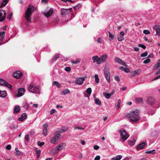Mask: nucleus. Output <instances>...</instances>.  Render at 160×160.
Here are the masks:
<instances>
[{
	"mask_svg": "<svg viewBox=\"0 0 160 160\" xmlns=\"http://www.w3.org/2000/svg\"><path fill=\"white\" fill-rule=\"evenodd\" d=\"M95 102L96 104L98 105H101V101L98 98H95Z\"/></svg>",
	"mask_w": 160,
	"mask_h": 160,
	"instance_id": "nucleus-29",
	"label": "nucleus"
},
{
	"mask_svg": "<svg viewBox=\"0 0 160 160\" xmlns=\"http://www.w3.org/2000/svg\"><path fill=\"white\" fill-rule=\"evenodd\" d=\"M85 128H82L81 127H74V129H80V130H83V129H84Z\"/></svg>",
	"mask_w": 160,
	"mask_h": 160,
	"instance_id": "nucleus-55",
	"label": "nucleus"
},
{
	"mask_svg": "<svg viewBox=\"0 0 160 160\" xmlns=\"http://www.w3.org/2000/svg\"><path fill=\"white\" fill-rule=\"evenodd\" d=\"M52 85H56L58 88H60L61 87V85L59 84V82L56 81H54L53 82Z\"/></svg>",
	"mask_w": 160,
	"mask_h": 160,
	"instance_id": "nucleus-30",
	"label": "nucleus"
},
{
	"mask_svg": "<svg viewBox=\"0 0 160 160\" xmlns=\"http://www.w3.org/2000/svg\"><path fill=\"white\" fill-rule=\"evenodd\" d=\"M138 46L139 47H141L142 48H143V49H145L146 48V47L143 44H139L138 45Z\"/></svg>",
	"mask_w": 160,
	"mask_h": 160,
	"instance_id": "nucleus-50",
	"label": "nucleus"
},
{
	"mask_svg": "<svg viewBox=\"0 0 160 160\" xmlns=\"http://www.w3.org/2000/svg\"><path fill=\"white\" fill-rule=\"evenodd\" d=\"M25 91V89L24 88H20L18 90V93L16 96L17 97H19L22 96L24 93Z\"/></svg>",
	"mask_w": 160,
	"mask_h": 160,
	"instance_id": "nucleus-10",
	"label": "nucleus"
},
{
	"mask_svg": "<svg viewBox=\"0 0 160 160\" xmlns=\"http://www.w3.org/2000/svg\"><path fill=\"white\" fill-rule=\"evenodd\" d=\"M121 137V141H124L129 137V136L126 131H119Z\"/></svg>",
	"mask_w": 160,
	"mask_h": 160,
	"instance_id": "nucleus-3",
	"label": "nucleus"
},
{
	"mask_svg": "<svg viewBox=\"0 0 160 160\" xmlns=\"http://www.w3.org/2000/svg\"><path fill=\"white\" fill-rule=\"evenodd\" d=\"M160 67V59H159L158 62L154 66V70L157 69L159 67Z\"/></svg>",
	"mask_w": 160,
	"mask_h": 160,
	"instance_id": "nucleus-25",
	"label": "nucleus"
},
{
	"mask_svg": "<svg viewBox=\"0 0 160 160\" xmlns=\"http://www.w3.org/2000/svg\"><path fill=\"white\" fill-rule=\"evenodd\" d=\"M48 125L47 123H45L43 125V127L44 128L43 130H47V128L48 127Z\"/></svg>",
	"mask_w": 160,
	"mask_h": 160,
	"instance_id": "nucleus-57",
	"label": "nucleus"
},
{
	"mask_svg": "<svg viewBox=\"0 0 160 160\" xmlns=\"http://www.w3.org/2000/svg\"><path fill=\"white\" fill-rule=\"evenodd\" d=\"M95 82L97 83H98L99 82V79L98 78V74H95Z\"/></svg>",
	"mask_w": 160,
	"mask_h": 160,
	"instance_id": "nucleus-34",
	"label": "nucleus"
},
{
	"mask_svg": "<svg viewBox=\"0 0 160 160\" xmlns=\"http://www.w3.org/2000/svg\"><path fill=\"white\" fill-rule=\"evenodd\" d=\"M61 137V135L59 133L55 135L51 139L50 142L54 144L57 143L58 140V139Z\"/></svg>",
	"mask_w": 160,
	"mask_h": 160,
	"instance_id": "nucleus-6",
	"label": "nucleus"
},
{
	"mask_svg": "<svg viewBox=\"0 0 160 160\" xmlns=\"http://www.w3.org/2000/svg\"><path fill=\"white\" fill-rule=\"evenodd\" d=\"M150 59L149 58H148L146 60L144 61L143 62L145 64H147L150 62Z\"/></svg>",
	"mask_w": 160,
	"mask_h": 160,
	"instance_id": "nucleus-47",
	"label": "nucleus"
},
{
	"mask_svg": "<svg viewBox=\"0 0 160 160\" xmlns=\"http://www.w3.org/2000/svg\"><path fill=\"white\" fill-rule=\"evenodd\" d=\"M86 92L88 94H90L92 92V89L90 88H88L86 91Z\"/></svg>",
	"mask_w": 160,
	"mask_h": 160,
	"instance_id": "nucleus-46",
	"label": "nucleus"
},
{
	"mask_svg": "<svg viewBox=\"0 0 160 160\" xmlns=\"http://www.w3.org/2000/svg\"><path fill=\"white\" fill-rule=\"evenodd\" d=\"M60 12L61 15L63 16H65L70 13V12H69L68 11V9L64 8L61 9L60 10Z\"/></svg>",
	"mask_w": 160,
	"mask_h": 160,
	"instance_id": "nucleus-11",
	"label": "nucleus"
},
{
	"mask_svg": "<svg viewBox=\"0 0 160 160\" xmlns=\"http://www.w3.org/2000/svg\"><path fill=\"white\" fill-rule=\"evenodd\" d=\"M143 33L146 34H148L150 33V32L148 30H144Z\"/></svg>",
	"mask_w": 160,
	"mask_h": 160,
	"instance_id": "nucleus-54",
	"label": "nucleus"
},
{
	"mask_svg": "<svg viewBox=\"0 0 160 160\" xmlns=\"http://www.w3.org/2000/svg\"><path fill=\"white\" fill-rule=\"evenodd\" d=\"M36 149V154H37V156L38 158L39 157V156L41 154V151L40 150H37Z\"/></svg>",
	"mask_w": 160,
	"mask_h": 160,
	"instance_id": "nucleus-36",
	"label": "nucleus"
},
{
	"mask_svg": "<svg viewBox=\"0 0 160 160\" xmlns=\"http://www.w3.org/2000/svg\"><path fill=\"white\" fill-rule=\"evenodd\" d=\"M6 148L8 150H10L11 148V146L10 145H8L6 146Z\"/></svg>",
	"mask_w": 160,
	"mask_h": 160,
	"instance_id": "nucleus-60",
	"label": "nucleus"
},
{
	"mask_svg": "<svg viewBox=\"0 0 160 160\" xmlns=\"http://www.w3.org/2000/svg\"><path fill=\"white\" fill-rule=\"evenodd\" d=\"M66 146V144L65 143H62L60 144L57 147V150L59 151L62 150Z\"/></svg>",
	"mask_w": 160,
	"mask_h": 160,
	"instance_id": "nucleus-17",
	"label": "nucleus"
},
{
	"mask_svg": "<svg viewBox=\"0 0 160 160\" xmlns=\"http://www.w3.org/2000/svg\"><path fill=\"white\" fill-rule=\"evenodd\" d=\"M86 77H83L77 78L75 80V83L79 85H81L82 84Z\"/></svg>",
	"mask_w": 160,
	"mask_h": 160,
	"instance_id": "nucleus-8",
	"label": "nucleus"
},
{
	"mask_svg": "<svg viewBox=\"0 0 160 160\" xmlns=\"http://www.w3.org/2000/svg\"><path fill=\"white\" fill-rule=\"evenodd\" d=\"M124 36H121V35H119L118 37V39L119 41H121L124 40Z\"/></svg>",
	"mask_w": 160,
	"mask_h": 160,
	"instance_id": "nucleus-32",
	"label": "nucleus"
},
{
	"mask_svg": "<svg viewBox=\"0 0 160 160\" xmlns=\"http://www.w3.org/2000/svg\"><path fill=\"white\" fill-rule=\"evenodd\" d=\"M6 13L5 10H0V22L3 21L6 17Z\"/></svg>",
	"mask_w": 160,
	"mask_h": 160,
	"instance_id": "nucleus-7",
	"label": "nucleus"
},
{
	"mask_svg": "<svg viewBox=\"0 0 160 160\" xmlns=\"http://www.w3.org/2000/svg\"><path fill=\"white\" fill-rule=\"evenodd\" d=\"M146 143L144 142H142L138 144L137 147V149L139 150L144 148Z\"/></svg>",
	"mask_w": 160,
	"mask_h": 160,
	"instance_id": "nucleus-14",
	"label": "nucleus"
},
{
	"mask_svg": "<svg viewBox=\"0 0 160 160\" xmlns=\"http://www.w3.org/2000/svg\"><path fill=\"white\" fill-rule=\"evenodd\" d=\"M136 101L138 103H140L142 102V98H138L136 99Z\"/></svg>",
	"mask_w": 160,
	"mask_h": 160,
	"instance_id": "nucleus-52",
	"label": "nucleus"
},
{
	"mask_svg": "<svg viewBox=\"0 0 160 160\" xmlns=\"http://www.w3.org/2000/svg\"><path fill=\"white\" fill-rule=\"evenodd\" d=\"M141 72V70L140 69L136 70L131 73V74L132 76H134L140 73Z\"/></svg>",
	"mask_w": 160,
	"mask_h": 160,
	"instance_id": "nucleus-19",
	"label": "nucleus"
},
{
	"mask_svg": "<svg viewBox=\"0 0 160 160\" xmlns=\"http://www.w3.org/2000/svg\"><path fill=\"white\" fill-rule=\"evenodd\" d=\"M115 79L116 80L119 82L120 81L119 78L118 76H117L115 77Z\"/></svg>",
	"mask_w": 160,
	"mask_h": 160,
	"instance_id": "nucleus-63",
	"label": "nucleus"
},
{
	"mask_svg": "<svg viewBox=\"0 0 160 160\" xmlns=\"http://www.w3.org/2000/svg\"><path fill=\"white\" fill-rule=\"evenodd\" d=\"M97 62V64H99L102 63V61L101 60V58H98L97 59V61H96Z\"/></svg>",
	"mask_w": 160,
	"mask_h": 160,
	"instance_id": "nucleus-39",
	"label": "nucleus"
},
{
	"mask_svg": "<svg viewBox=\"0 0 160 160\" xmlns=\"http://www.w3.org/2000/svg\"><path fill=\"white\" fill-rule=\"evenodd\" d=\"M22 73L20 71H18L13 73V76L16 79L20 78L22 77Z\"/></svg>",
	"mask_w": 160,
	"mask_h": 160,
	"instance_id": "nucleus-9",
	"label": "nucleus"
},
{
	"mask_svg": "<svg viewBox=\"0 0 160 160\" xmlns=\"http://www.w3.org/2000/svg\"><path fill=\"white\" fill-rule=\"evenodd\" d=\"M70 92V91L69 89H66L64 90L63 92V94L65 95L66 94L69 93Z\"/></svg>",
	"mask_w": 160,
	"mask_h": 160,
	"instance_id": "nucleus-48",
	"label": "nucleus"
},
{
	"mask_svg": "<svg viewBox=\"0 0 160 160\" xmlns=\"http://www.w3.org/2000/svg\"><path fill=\"white\" fill-rule=\"evenodd\" d=\"M120 104H121V100H120V99H119L118 100V104L117 105V108L118 109H119V108H120Z\"/></svg>",
	"mask_w": 160,
	"mask_h": 160,
	"instance_id": "nucleus-53",
	"label": "nucleus"
},
{
	"mask_svg": "<svg viewBox=\"0 0 160 160\" xmlns=\"http://www.w3.org/2000/svg\"><path fill=\"white\" fill-rule=\"evenodd\" d=\"M122 156L121 155H118L116 157L112 158L111 160H120L122 158Z\"/></svg>",
	"mask_w": 160,
	"mask_h": 160,
	"instance_id": "nucleus-24",
	"label": "nucleus"
},
{
	"mask_svg": "<svg viewBox=\"0 0 160 160\" xmlns=\"http://www.w3.org/2000/svg\"><path fill=\"white\" fill-rule=\"evenodd\" d=\"M23 107L25 109H28L29 107V105L27 102H25L23 103Z\"/></svg>",
	"mask_w": 160,
	"mask_h": 160,
	"instance_id": "nucleus-35",
	"label": "nucleus"
},
{
	"mask_svg": "<svg viewBox=\"0 0 160 160\" xmlns=\"http://www.w3.org/2000/svg\"><path fill=\"white\" fill-rule=\"evenodd\" d=\"M53 10L52 8H50L49 10L46 12L44 13V14L47 17H50L51 15L53 13Z\"/></svg>",
	"mask_w": 160,
	"mask_h": 160,
	"instance_id": "nucleus-13",
	"label": "nucleus"
},
{
	"mask_svg": "<svg viewBox=\"0 0 160 160\" xmlns=\"http://www.w3.org/2000/svg\"><path fill=\"white\" fill-rule=\"evenodd\" d=\"M34 11V6L31 4L29 5L27 9L24 16V17L27 22H31V16Z\"/></svg>",
	"mask_w": 160,
	"mask_h": 160,
	"instance_id": "nucleus-2",
	"label": "nucleus"
},
{
	"mask_svg": "<svg viewBox=\"0 0 160 160\" xmlns=\"http://www.w3.org/2000/svg\"><path fill=\"white\" fill-rule=\"evenodd\" d=\"M59 55V54H56L55 55L54 58L51 60L52 63L53 62V61L56 60L58 58Z\"/></svg>",
	"mask_w": 160,
	"mask_h": 160,
	"instance_id": "nucleus-33",
	"label": "nucleus"
},
{
	"mask_svg": "<svg viewBox=\"0 0 160 160\" xmlns=\"http://www.w3.org/2000/svg\"><path fill=\"white\" fill-rule=\"evenodd\" d=\"M81 60L80 59H78L75 60V61H72V63L76 64L78 63V62H79Z\"/></svg>",
	"mask_w": 160,
	"mask_h": 160,
	"instance_id": "nucleus-42",
	"label": "nucleus"
},
{
	"mask_svg": "<svg viewBox=\"0 0 160 160\" xmlns=\"http://www.w3.org/2000/svg\"><path fill=\"white\" fill-rule=\"evenodd\" d=\"M155 150L153 149L152 150H150L148 151H147L146 152V153H152V154H154L155 153V152H154L153 151H155Z\"/></svg>",
	"mask_w": 160,
	"mask_h": 160,
	"instance_id": "nucleus-43",
	"label": "nucleus"
},
{
	"mask_svg": "<svg viewBox=\"0 0 160 160\" xmlns=\"http://www.w3.org/2000/svg\"><path fill=\"white\" fill-rule=\"evenodd\" d=\"M3 86H5L6 87L8 88H11L12 87L11 85L6 82H5V83L4 84Z\"/></svg>",
	"mask_w": 160,
	"mask_h": 160,
	"instance_id": "nucleus-40",
	"label": "nucleus"
},
{
	"mask_svg": "<svg viewBox=\"0 0 160 160\" xmlns=\"http://www.w3.org/2000/svg\"><path fill=\"white\" fill-rule=\"evenodd\" d=\"M114 92V90H113L112 91V92L109 93L107 92H103V95L107 99L110 98L111 97V96L113 94Z\"/></svg>",
	"mask_w": 160,
	"mask_h": 160,
	"instance_id": "nucleus-16",
	"label": "nucleus"
},
{
	"mask_svg": "<svg viewBox=\"0 0 160 160\" xmlns=\"http://www.w3.org/2000/svg\"><path fill=\"white\" fill-rule=\"evenodd\" d=\"M100 158V156H97L94 158V160H99Z\"/></svg>",
	"mask_w": 160,
	"mask_h": 160,
	"instance_id": "nucleus-62",
	"label": "nucleus"
},
{
	"mask_svg": "<svg viewBox=\"0 0 160 160\" xmlns=\"http://www.w3.org/2000/svg\"><path fill=\"white\" fill-rule=\"evenodd\" d=\"M8 2V0H3L1 3V7L2 8L5 6Z\"/></svg>",
	"mask_w": 160,
	"mask_h": 160,
	"instance_id": "nucleus-26",
	"label": "nucleus"
},
{
	"mask_svg": "<svg viewBox=\"0 0 160 160\" xmlns=\"http://www.w3.org/2000/svg\"><path fill=\"white\" fill-rule=\"evenodd\" d=\"M107 56L106 55H102L100 58L102 62H105L106 60Z\"/></svg>",
	"mask_w": 160,
	"mask_h": 160,
	"instance_id": "nucleus-22",
	"label": "nucleus"
},
{
	"mask_svg": "<svg viewBox=\"0 0 160 160\" xmlns=\"http://www.w3.org/2000/svg\"><path fill=\"white\" fill-rule=\"evenodd\" d=\"M109 33V36L110 38H111V39L112 40L114 38V35L112 34L110 32H108Z\"/></svg>",
	"mask_w": 160,
	"mask_h": 160,
	"instance_id": "nucleus-38",
	"label": "nucleus"
},
{
	"mask_svg": "<svg viewBox=\"0 0 160 160\" xmlns=\"http://www.w3.org/2000/svg\"><path fill=\"white\" fill-rule=\"evenodd\" d=\"M115 60L116 62L118 63L122 64V65L127 67V65L125 62L123 61L122 60L118 58H116L115 59Z\"/></svg>",
	"mask_w": 160,
	"mask_h": 160,
	"instance_id": "nucleus-12",
	"label": "nucleus"
},
{
	"mask_svg": "<svg viewBox=\"0 0 160 160\" xmlns=\"http://www.w3.org/2000/svg\"><path fill=\"white\" fill-rule=\"evenodd\" d=\"M133 141H132L129 140L128 141V144L130 145V146H133L135 144L136 140H134V139H133Z\"/></svg>",
	"mask_w": 160,
	"mask_h": 160,
	"instance_id": "nucleus-27",
	"label": "nucleus"
},
{
	"mask_svg": "<svg viewBox=\"0 0 160 160\" xmlns=\"http://www.w3.org/2000/svg\"><path fill=\"white\" fill-rule=\"evenodd\" d=\"M28 90L33 93H39L40 92L39 88L35 86L33 84H31L28 88Z\"/></svg>",
	"mask_w": 160,
	"mask_h": 160,
	"instance_id": "nucleus-4",
	"label": "nucleus"
},
{
	"mask_svg": "<svg viewBox=\"0 0 160 160\" xmlns=\"http://www.w3.org/2000/svg\"><path fill=\"white\" fill-rule=\"evenodd\" d=\"M15 151H16V153L17 155L18 156L20 155L21 154V152L19 150L18 148H15Z\"/></svg>",
	"mask_w": 160,
	"mask_h": 160,
	"instance_id": "nucleus-37",
	"label": "nucleus"
},
{
	"mask_svg": "<svg viewBox=\"0 0 160 160\" xmlns=\"http://www.w3.org/2000/svg\"><path fill=\"white\" fill-rule=\"evenodd\" d=\"M45 143L43 142H40V141H38V144L39 146H42Z\"/></svg>",
	"mask_w": 160,
	"mask_h": 160,
	"instance_id": "nucleus-49",
	"label": "nucleus"
},
{
	"mask_svg": "<svg viewBox=\"0 0 160 160\" xmlns=\"http://www.w3.org/2000/svg\"><path fill=\"white\" fill-rule=\"evenodd\" d=\"M7 92L5 91H0V97L3 98L5 97L7 95Z\"/></svg>",
	"mask_w": 160,
	"mask_h": 160,
	"instance_id": "nucleus-21",
	"label": "nucleus"
},
{
	"mask_svg": "<svg viewBox=\"0 0 160 160\" xmlns=\"http://www.w3.org/2000/svg\"><path fill=\"white\" fill-rule=\"evenodd\" d=\"M158 135L157 131H153L152 132L151 135L152 137L157 136Z\"/></svg>",
	"mask_w": 160,
	"mask_h": 160,
	"instance_id": "nucleus-31",
	"label": "nucleus"
},
{
	"mask_svg": "<svg viewBox=\"0 0 160 160\" xmlns=\"http://www.w3.org/2000/svg\"><path fill=\"white\" fill-rule=\"evenodd\" d=\"M20 110V107L19 106H16L15 107L14 109V113H17Z\"/></svg>",
	"mask_w": 160,
	"mask_h": 160,
	"instance_id": "nucleus-23",
	"label": "nucleus"
},
{
	"mask_svg": "<svg viewBox=\"0 0 160 160\" xmlns=\"http://www.w3.org/2000/svg\"><path fill=\"white\" fill-rule=\"evenodd\" d=\"M124 71L128 73L130 72V70H129V68H125Z\"/></svg>",
	"mask_w": 160,
	"mask_h": 160,
	"instance_id": "nucleus-56",
	"label": "nucleus"
},
{
	"mask_svg": "<svg viewBox=\"0 0 160 160\" xmlns=\"http://www.w3.org/2000/svg\"><path fill=\"white\" fill-rule=\"evenodd\" d=\"M27 115L26 113H23L21 116L18 118L19 120L20 121H23L27 117Z\"/></svg>",
	"mask_w": 160,
	"mask_h": 160,
	"instance_id": "nucleus-20",
	"label": "nucleus"
},
{
	"mask_svg": "<svg viewBox=\"0 0 160 160\" xmlns=\"http://www.w3.org/2000/svg\"><path fill=\"white\" fill-rule=\"evenodd\" d=\"M5 32L3 31L0 32V40H2L4 38L5 36Z\"/></svg>",
	"mask_w": 160,
	"mask_h": 160,
	"instance_id": "nucleus-28",
	"label": "nucleus"
},
{
	"mask_svg": "<svg viewBox=\"0 0 160 160\" xmlns=\"http://www.w3.org/2000/svg\"><path fill=\"white\" fill-rule=\"evenodd\" d=\"M139 111L136 110L131 112L127 114L126 117L130 118L129 121L132 122H136L139 119Z\"/></svg>",
	"mask_w": 160,
	"mask_h": 160,
	"instance_id": "nucleus-1",
	"label": "nucleus"
},
{
	"mask_svg": "<svg viewBox=\"0 0 160 160\" xmlns=\"http://www.w3.org/2000/svg\"><path fill=\"white\" fill-rule=\"evenodd\" d=\"M98 58V56L97 55L94 56L92 57V59L93 60V62H96Z\"/></svg>",
	"mask_w": 160,
	"mask_h": 160,
	"instance_id": "nucleus-45",
	"label": "nucleus"
},
{
	"mask_svg": "<svg viewBox=\"0 0 160 160\" xmlns=\"http://www.w3.org/2000/svg\"><path fill=\"white\" fill-rule=\"evenodd\" d=\"M93 148L95 150H98L99 148V147L98 145H95L93 147Z\"/></svg>",
	"mask_w": 160,
	"mask_h": 160,
	"instance_id": "nucleus-64",
	"label": "nucleus"
},
{
	"mask_svg": "<svg viewBox=\"0 0 160 160\" xmlns=\"http://www.w3.org/2000/svg\"><path fill=\"white\" fill-rule=\"evenodd\" d=\"M24 138L26 140L28 141L29 139L28 135V134H26Z\"/></svg>",
	"mask_w": 160,
	"mask_h": 160,
	"instance_id": "nucleus-61",
	"label": "nucleus"
},
{
	"mask_svg": "<svg viewBox=\"0 0 160 160\" xmlns=\"http://www.w3.org/2000/svg\"><path fill=\"white\" fill-rule=\"evenodd\" d=\"M71 69V68L70 67H67L65 68V70L66 71L69 72L70 71Z\"/></svg>",
	"mask_w": 160,
	"mask_h": 160,
	"instance_id": "nucleus-58",
	"label": "nucleus"
},
{
	"mask_svg": "<svg viewBox=\"0 0 160 160\" xmlns=\"http://www.w3.org/2000/svg\"><path fill=\"white\" fill-rule=\"evenodd\" d=\"M12 12L10 13L9 14V15L8 16L7 18L9 20L11 19L12 18Z\"/></svg>",
	"mask_w": 160,
	"mask_h": 160,
	"instance_id": "nucleus-59",
	"label": "nucleus"
},
{
	"mask_svg": "<svg viewBox=\"0 0 160 160\" xmlns=\"http://www.w3.org/2000/svg\"><path fill=\"white\" fill-rule=\"evenodd\" d=\"M153 29L156 31L157 34L160 36V25H156L154 27Z\"/></svg>",
	"mask_w": 160,
	"mask_h": 160,
	"instance_id": "nucleus-15",
	"label": "nucleus"
},
{
	"mask_svg": "<svg viewBox=\"0 0 160 160\" xmlns=\"http://www.w3.org/2000/svg\"><path fill=\"white\" fill-rule=\"evenodd\" d=\"M148 103L151 105H153L155 103V100L151 97H149L148 99Z\"/></svg>",
	"mask_w": 160,
	"mask_h": 160,
	"instance_id": "nucleus-18",
	"label": "nucleus"
},
{
	"mask_svg": "<svg viewBox=\"0 0 160 160\" xmlns=\"http://www.w3.org/2000/svg\"><path fill=\"white\" fill-rule=\"evenodd\" d=\"M6 82L2 79L0 78V85L3 86Z\"/></svg>",
	"mask_w": 160,
	"mask_h": 160,
	"instance_id": "nucleus-44",
	"label": "nucleus"
},
{
	"mask_svg": "<svg viewBox=\"0 0 160 160\" xmlns=\"http://www.w3.org/2000/svg\"><path fill=\"white\" fill-rule=\"evenodd\" d=\"M148 55V52H145L144 53H142L141 54V57H145Z\"/></svg>",
	"mask_w": 160,
	"mask_h": 160,
	"instance_id": "nucleus-51",
	"label": "nucleus"
},
{
	"mask_svg": "<svg viewBox=\"0 0 160 160\" xmlns=\"http://www.w3.org/2000/svg\"><path fill=\"white\" fill-rule=\"evenodd\" d=\"M81 7V4H79L78 5H76V6L73 7V8L75 10H76L77 9Z\"/></svg>",
	"mask_w": 160,
	"mask_h": 160,
	"instance_id": "nucleus-41",
	"label": "nucleus"
},
{
	"mask_svg": "<svg viewBox=\"0 0 160 160\" xmlns=\"http://www.w3.org/2000/svg\"><path fill=\"white\" fill-rule=\"evenodd\" d=\"M104 73L106 79L109 83H110V70L107 68H105Z\"/></svg>",
	"mask_w": 160,
	"mask_h": 160,
	"instance_id": "nucleus-5",
	"label": "nucleus"
}]
</instances>
